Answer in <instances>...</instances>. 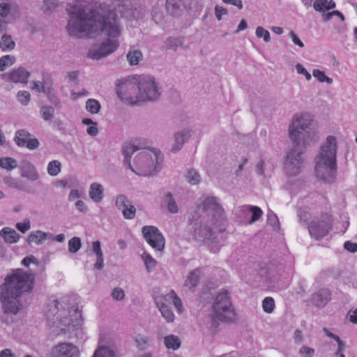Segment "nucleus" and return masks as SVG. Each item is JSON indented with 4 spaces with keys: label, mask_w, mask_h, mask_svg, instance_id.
<instances>
[{
    "label": "nucleus",
    "mask_w": 357,
    "mask_h": 357,
    "mask_svg": "<svg viewBox=\"0 0 357 357\" xmlns=\"http://www.w3.org/2000/svg\"><path fill=\"white\" fill-rule=\"evenodd\" d=\"M187 181L192 185H197L201 180L200 175L195 169H190L186 174Z\"/></svg>",
    "instance_id": "obj_43"
},
{
    "label": "nucleus",
    "mask_w": 357,
    "mask_h": 357,
    "mask_svg": "<svg viewBox=\"0 0 357 357\" xmlns=\"http://www.w3.org/2000/svg\"><path fill=\"white\" fill-rule=\"evenodd\" d=\"M116 94L122 102L134 106L157 101L161 96L162 89L153 76L134 75L119 82Z\"/></svg>",
    "instance_id": "obj_4"
},
{
    "label": "nucleus",
    "mask_w": 357,
    "mask_h": 357,
    "mask_svg": "<svg viewBox=\"0 0 357 357\" xmlns=\"http://www.w3.org/2000/svg\"><path fill=\"white\" fill-rule=\"evenodd\" d=\"M154 302L162 317L167 322H173L174 320V314L171 310L172 305L175 306L178 312L182 311L181 301L174 291H171L166 294L154 296Z\"/></svg>",
    "instance_id": "obj_9"
},
{
    "label": "nucleus",
    "mask_w": 357,
    "mask_h": 357,
    "mask_svg": "<svg viewBox=\"0 0 357 357\" xmlns=\"http://www.w3.org/2000/svg\"><path fill=\"white\" fill-rule=\"evenodd\" d=\"M181 45V40L180 38H168L166 42V46L167 48H169V49H174Z\"/></svg>",
    "instance_id": "obj_55"
},
{
    "label": "nucleus",
    "mask_w": 357,
    "mask_h": 357,
    "mask_svg": "<svg viewBox=\"0 0 357 357\" xmlns=\"http://www.w3.org/2000/svg\"><path fill=\"white\" fill-rule=\"evenodd\" d=\"M30 137L29 133L25 130H20L16 132L15 142L19 146H24L25 143Z\"/></svg>",
    "instance_id": "obj_35"
},
{
    "label": "nucleus",
    "mask_w": 357,
    "mask_h": 357,
    "mask_svg": "<svg viewBox=\"0 0 357 357\" xmlns=\"http://www.w3.org/2000/svg\"><path fill=\"white\" fill-rule=\"evenodd\" d=\"M115 206L121 211L126 220H132L136 215V208L132 202L124 195H119L115 199Z\"/></svg>",
    "instance_id": "obj_12"
},
{
    "label": "nucleus",
    "mask_w": 357,
    "mask_h": 357,
    "mask_svg": "<svg viewBox=\"0 0 357 357\" xmlns=\"http://www.w3.org/2000/svg\"><path fill=\"white\" fill-rule=\"evenodd\" d=\"M82 192L77 189H73L70 190L68 195V200L70 202H73L82 197Z\"/></svg>",
    "instance_id": "obj_57"
},
{
    "label": "nucleus",
    "mask_w": 357,
    "mask_h": 357,
    "mask_svg": "<svg viewBox=\"0 0 357 357\" xmlns=\"http://www.w3.org/2000/svg\"><path fill=\"white\" fill-rule=\"evenodd\" d=\"M53 238V234L38 229L30 232L27 236V242L29 243H33L37 245H42L45 241Z\"/></svg>",
    "instance_id": "obj_17"
},
{
    "label": "nucleus",
    "mask_w": 357,
    "mask_h": 357,
    "mask_svg": "<svg viewBox=\"0 0 357 357\" xmlns=\"http://www.w3.org/2000/svg\"><path fill=\"white\" fill-rule=\"evenodd\" d=\"M141 259L148 273L152 272L155 268L157 261L149 253L144 252L141 255Z\"/></svg>",
    "instance_id": "obj_28"
},
{
    "label": "nucleus",
    "mask_w": 357,
    "mask_h": 357,
    "mask_svg": "<svg viewBox=\"0 0 357 357\" xmlns=\"http://www.w3.org/2000/svg\"><path fill=\"white\" fill-rule=\"evenodd\" d=\"M201 277V270L196 269L191 271L187 276L184 287L188 289H194L198 284Z\"/></svg>",
    "instance_id": "obj_22"
},
{
    "label": "nucleus",
    "mask_w": 357,
    "mask_h": 357,
    "mask_svg": "<svg viewBox=\"0 0 357 357\" xmlns=\"http://www.w3.org/2000/svg\"><path fill=\"white\" fill-rule=\"evenodd\" d=\"M59 6L57 0H44L42 8L44 13L52 12Z\"/></svg>",
    "instance_id": "obj_48"
},
{
    "label": "nucleus",
    "mask_w": 357,
    "mask_h": 357,
    "mask_svg": "<svg viewBox=\"0 0 357 357\" xmlns=\"http://www.w3.org/2000/svg\"><path fill=\"white\" fill-rule=\"evenodd\" d=\"M0 237L8 244L17 243L20 239V235L16 230L9 227H3L0 230Z\"/></svg>",
    "instance_id": "obj_19"
},
{
    "label": "nucleus",
    "mask_w": 357,
    "mask_h": 357,
    "mask_svg": "<svg viewBox=\"0 0 357 357\" xmlns=\"http://www.w3.org/2000/svg\"><path fill=\"white\" fill-rule=\"evenodd\" d=\"M296 73L298 75H303L307 81H310L312 79L311 74L307 70L301 63H298L295 66Z\"/></svg>",
    "instance_id": "obj_53"
},
{
    "label": "nucleus",
    "mask_w": 357,
    "mask_h": 357,
    "mask_svg": "<svg viewBox=\"0 0 357 357\" xmlns=\"http://www.w3.org/2000/svg\"><path fill=\"white\" fill-rule=\"evenodd\" d=\"M82 246L81 239L79 237H73L68 241V251L70 253H76Z\"/></svg>",
    "instance_id": "obj_42"
},
{
    "label": "nucleus",
    "mask_w": 357,
    "mask_h": 357,
    "mask_svg": "<svg viewBox=\"0 0 357 357\" xmlns=\"http://www.w3.org/2000/svg\"><path fill=\"white\" fill-rule=\"evenodd\" d=\"M31 264H38L37 259L32 255L26 257L22 261V264L24 266H29Z\"/></svg>",
    "instance_id": "obj_62"
},
{
    "label": "nucleus",
    "mask_w": 357,
    "mask_h": 357,
    "mask_svg": "<svg viewBox=\"0 0 357 357\" xmlns=\"http://www.w3.org/2000/svg\"><path fill=\"white\" fill-rule=\"evenodd\" d=\"M112 5L86 0H78L69 4L66 10L69 15L67 24L68 34L75 38H83L102 32L105 38L98 45L93 47L89 56L100 59L114 52L119 45V38L122 33L115 10L125 14L123 8L127 0H111Z\"/></svg>",
    "instance_id": "obj_1"
},
{
    "label": "nucleus",
    "mask_w": 357,
    "mask_h": 357,
    "mask_svg": "<svg viewBox=\"0 0 357 357\" xmlns=\"http://www.w3.org/2000/svg\"><path fill=\"white\" fill-rule=\"evenodd\" d=\"M262 308L266 313H272L275 308V301L271 297H266L262 301Z\"/></svg>",
    "instance_id": "obj_45"
},
{
    "label": "nucleus",
    "mask_w": 357,
    "mask_h": 357,
    "mask_svg": "<svg viewBox=\"0 0 357 357\" xmlns=\"http://www.w3.org/2000/svg\"><path fill=\"white\" fill-rule=\"evenodd\" d=\"M21 176L31 181H36L39 178V175L34 165L29 161L24 160L22 162Z\"/></svg>",
    "instance_id": "obj_18"
},
{
    "label": "nucleus",
    "mask_w": 357,
    "mask_h": 357,
    "mask_svg": "<svg viewBox=\"0 0 357 357\" xmlns=\"http://www.w3.org/2000/svg\"><path fill=\"white\" fill-rule=\"evenodd\" d=\"M3 183L8 188H15L17 190H22V185L15 178L11 176H6L3 180Z\"/></svg>",
    "instance_id": "obj_44"
},
{
    "label": "nucleus",
    "mask_w": 357,
    "mask_h": 357,
    "mask_svg": "<svg viewBox=\"0 0 357 357\" xmlns=\"http://www.w3.org/2000/svg\"><path fill=\"white\" fill-rule=\"evenodd\" d=\"M148 144L147 139H142L137 144L132 146L130 156L125 155V165L139 176L154 175L162 168V153L155 148H146Z\"/></svg>",
    "instance_id": "obj_6"
},
{
    "label": "nucleus",
    "mask_w": 357,
    "mask_h": 357,
    "mask_svg": "<svg viewBox=\"0 0 357 357\" xmlns=\"http://www.w3.org/2000/svg\"><path fill=\"white\" fill-rule=\"evenodd\" d=\"M70 317L65 318L63 323L67 326H72L73 327L77 326L80 324L82 321L81 311L77 308L72 309L69 312Z\"/></svg>",
    "instance_id": "obj_24"
},
{
    "label": "nucleus",
    "mask_w": 357,
    "mask_h": 357,
    "mask_svg": "<svg viewBox=\"0 0 357 357\" xmlns=\"http://www.w3.org/2000/svg\"><path fill=\"white\" fill-rule=\"evenodd\" d=\"M211 318L213 321L231 322L236 319V312L227 290H220L217 294L211 307Z\"/></svg>",
    "instance_id": "obj_8"
},
{
    "label": "nucleus",
    "mask_w": 357,
    "mask_h": 357,
    "mask_svg": "<svg viewBox=\"0 0 357 357\" xmlns=\"http://www.w3.org/2000/svg\"><path fill=\"white\" fill-rule=\"evenodd\" d=\"M35 275L22 268L12 270L1 286L0 301L4 314H17L22 307L21 296L33 287Z\"/></svg>",
    "instance_id": "obj_5"
},
{
    "label": "nucleus",
    "mask_w": 357,
    "mask_h": 357,
    "mask_svg": "<svg viewBox=\"0 0 357 357\" xmlns=\"http://www.w3.org/2000/svg\"><path fill=\"white\" fill-rule=\"evenodd\" d=\"M164 344L169 350L176 351L181 345V338L175 335H168L164 337Z\"/></svg>",
    "instance_id": "obj_23"
},
{
    "label": "nucleus",
    "mask_w": 357,
    "mask_h": 357,
    "mask_svg": "<svg viewBox=\"0 0 357 357\" xmlns=\"http://www.w3.org/2000/svg\"><path fill=\"white\" fill-rule=\"evenodd\" d=\"M288 134L294 146L287 153L284 167L289 174L296 175L303 166L304 150L317 142L319 138L313 114L307 112L295 114L289 126Z\"/></svg>",
    "instance_id": "obj_3"
},
{
    "label": "nucleus",
    "mask_w": 357,
    "mask_h": 357,
    "mask_svg": "<svg viewBox=\"0 0 357 357\" xmlns=\"http://www.w3.org/2000/svg\"><path fill=\"white\" fill-rule=\"evenodd\" d=\"M39 146V142L36 138H29L28 141L25 143L24 147H27L29 149H35Z\"/></svg>",
    "instance_id": "obj_59"
},
{
    "label": "nucleus",
    "mask_w": 357,
    "mask_h": 357,
    "mask_svg": "<svg viewBox=\"0 0 357 357\" xmlns=\"http://www.w3.org/2000/svg\"><path fill=\"white\" fill-rule=\"evenodd\" d=\"M16 229L22 234H25L31 229V221L29 218H25L22 222H17Z\"/></svg>",
    "instance_id": "obj_47"
},
{
    "label": "nucleus",
    "mask_w": 357,
    "mask_h": 357,
    "mask_svg": "<svg viewBox=\"0 0 357 357\" xmlns=\"http://www.w3.org/2000/svg\"><path fill=\"white\" fill-rule=\"evenodd\" d=\"M14 6L10 3H0V16L3 18H8L11 16L14 10Z\"/></svg>",
    "instance_id": "obj_38"
},
{
    "label": "nucleus",
    "mask_w": 357,
    "mask_h": 357,
    "mask_svg": "<svg viewBox=\"0 0 357 357\" xmlns=\"http://www.w3.org/2000/svg\"><path fill=\"white\" fill-rule=\"evenodd\" d=\"M0 167L7 171L15 169L17 167V162L10 157H3L0 158Z\"/></svg>",
    "instance_id": "obj_33"
},
{
    "label": "nucleus",
    "mask_w": 357,
    "mask_h": 357,
    "mask_svg": "<svg viewBox=\"0 0 357 357\" xmlns=\"http://www.w3.org/2000/svg\"><path fill=\"white\" fill-rule=\"evenodd\" d=\"M245 209L248 213L252 214V218L250 220V223H252L258 220L263 213L261 208L257 206H245Z\"/></svg>",
    "instance_id": "obj_37"
},
{
    "label": "nucleus",
    "mask_w": 357,
    "mask_h": 357,
    "mask_svg": "<svg viewBox=\"0 0 357 357\" xmlns=\"http://www.w3.org/2000/svg\"><path fill=\"white\" fill-rule=\"evenodd\" d=\"M267 221L268 223L274 227H276L278 225V219L276 215L272 212H269L267 214Z\"/></svg>",
    "instance_id": "obj_58"
},
{
    "label": "nucleus",
    "mask_w": 357,
    "mask_h": 357,
    "mask_svg": "<svg viewBox=\"0 0 357 357\" xmlns=\"http://www.w3.org/2000/svg\"><path fill=\"white\" fill-rule=\"evenodd\" d=\"M144 238L149 245L157 251L165 248V239L159 229L154 226H144L142 229Z\"/></svg>",
    "instance_id": "obj_10"
},
{
    "label": "nucleus",
    "mask_w": 357,
    "mask_h": 357,
    "mask_svg": "<svg viewBox=\"0 0 357 357\" xmlns=\"http://www.w3.org/2000/svg\"><path fill=\"white\" fill-rule=\"evenodd\" d=\"M298 354L301 357H314L315 351L313 348L303 345L299 349Z\"/></svg>",
    "instance_id": "obj_51"
},
{
    "label": "nucleus",
    "mask_w": 357,
    "mask_h": 357,
    "mask_svg": "<svg viewBox=\"0 0 357 357\" xmlns=\"http://www.w3.org/2000/svg\"><path fill=\"white\" fill-rule=\"evenodd\" d=\"M289 36L296 45H298L301 48H303L304 47L303 43L300 40L298 36L293 31L289 32Z\"/></svg>",
    "instance_id": "obj_60"
},
{
    "label": "nucleus",
    "mask_w": 357,
    "mask_h": 357,
    "mask_svg": "<svg viewBox=\"0 0 357 357\" xmlns=\"http://www.w3.org/2000/svg\"><path fill=\"white\" fill-rule=\"evenodd\" d=\"M0 357H15V356L11 349H4L0 351Z\"/></svg>",
    "instance_id": "obj_64"
},
{
    "label": "nucleus",
    "mask_w": 357,
    "mask_h": 357,
    "mask_svg": "<svg viewBox=\"0 0 357 357\" xmlns=\"http://www.w3.org/2000/svg\"><path fill=\"white\" fill-rule=\"evenodd\" d=\"M224 211L214 197H203L197 210L190 218L189 231L193 238L204 242L212 252L222 245L220 234L225 230Z\"/></svg>",
    "instance_id": "obj_2"
},
{
    "label": "nucleus",
    "mask_w": 357,
    "mask_h": 357,
    "mask_svg": "<svg viewBox=\"0 0 357 357\" xmlns=\"http://www.w3.org/2000/svg\"><path fill=\"white\" fill-rule=\"evenodd\" d=\"M335 3L333 0H315L313 7L316 11L326 13L335 7Z\"/></svg>",
    "instance_id": "obj_25"
},
{
    "label": "nucleus",
    "mask_w": 357,
    "mask_h": 357,
    "mask_svg": "<svg viewBox=\"0 0 357 357\" xmlns=\"http://www.w3.org/2000/svg\"><path fill=\"white\" fill-rule=\"evenodd\" d=\"M312 75L320 83H326L331 84L333 82V79L328 77L325 73L319 69H314Z\"/></svg>",
    "instance_id": "obj_36"
},
{
    "label": "nucleus",
    "mask_w": 357,
    "mask_h": 357,
    "mask_svg": "<svg viewBox=\"0 0 357 357\" xmlns=\"http://www.w3.org/2000/svg\"><path fill=\"white\" fill-rule=\"evenodd\" d=\"M83 125L87 126L86 133L92 137L98 134V124L90 118H84L82 120Z\"/></svg>",
    "instance_id": "obj_32"
},
{
    "label": "nucleus",
    "mask_w": 357,
    "mask_h": 357,
    "mask_svg": "<svg viewBox=\"0 0 357 357\" xmlns=\"http://www.w3.org/2000/svg\"><path fill=\"white\" fill-rule=\"evenodd\" d=\"M89 95V92L85 89H82L79 91H72L70 94V99L73 101H76L79 98L86 97Z\"/></svg>",
    "instance_id": "obj_50"
},
{
    "label": "nucleus",
    "mask_w": 357,
    "mask_h": 357,
    "mask_svg": "<svg viewBox=\"0 0 357 357\" xmlns=\"http://www.w3.org/2000/svg\"><path fill=\"white\" fill-rule=\"evenodd\" d=\"M167 8L172 15L175 14L178 8V0H167Z\"/></svg>",
    "instance_id": "obj_56"
},
{
    "label": "nucleus",
    "mask_w": 357,
    "mask_h": 357,
    "mask_svg": "<svg viewBox=\"0 0 357 357\" xmlns=\"http://www.w3.org/2000/svg\"><path fill=\"white\" fill-rule=\"evenodd\" d=\"M111 296L116 301H122L125 297V292L121 288L115 287L112 289Z\"/></svg>",
    "instance_id": "obj_54"
},
{
    "label": "nucleus",
    "mask_w": 357,
    "mask_h": 357,
    "mask_svg": "<svg viewBox=\"0 0 357 357\" xmlns=\"http://www.w3.org/2000/svg\"><path fill=\"white\" fill-rule=\"evenodd\" d=\"M76 208L81 213H86L88 211V207L86 204L82 200H77L75 204Z\"/></svg>",
    "instance_id": "obj_61"
},
{
    "label": "nucleus",
    "mask_w": 357,
    "mask_h": 357,
    "mask_svg": "<svg viewBox=\"0 0 357 357\" xmlns=\"http://www.w3.org/2000/svg\"><path fill=\"white\" fill-rule=\"evenodd\" d=\"M15 47V43L12 36L8 34H3L0 40V48L3 52H10Z\"/></svg>",
    "instance_id": "obj_29"
},
{
    "label": "nucleus",
    "mask_w": 357,
    "mask_h": 357,
    "mask_svg": "<svg viewBox=\"0 0 357 357\" xmlns=\"http://www.w3.org/2000/svg\"><path fill=\"white\" fill-rule=\"evenodd\" d=\"M49 357H78L79 349L70 342H61L54 346L50 351Z\"/></svg>",
    "instance_id": "obj_11"
},
{
    "label": "nucleus",
    "mask_w": 357,
    "mask_h": 357,
    "mask_svg": "<svg viewBox=\"0 0 357 357\" xmlns=\"http://www.w3.org/2000/svg\"><path fill=\"white\" fill-rule=\"evenodd\" d=\"M85 109L92 115L98 114L101 109V104L95 98H89L86 101Z\"/></svg>",
    "instance_id": "obj_30"
},
{
    "label": "nucleus",
    "mask_w": 357,
    "mask_h": 357,
    "mask_svg": "<svg viewBox=\"0 0 357 357\" xmlns=\"http://www.w3.org/2000/svg\"><path fill=\"white\" fill-rule=\"evenodd\" d=\"M93 357H117L115 351L110 347L99 346L94 351Z\"/></svg>",
    "instance_id": "obj_31"
},
{
    "label": "nucleus",
    "mask_w": 357,
    "mask_h": 357,
    "mask_svg": "<svg viewBox=\"0 0 357 357\" xmlns=\"http://www.w3.org/2000/svg\"><path fill=\"white\" fill-rule=\"evenodd\" d=\"M31 89L36 92L45 93L50 100H52L54 98V93L50 86H46L43 83L40 82H31Z\"/></svg>",
    "instance_id": "obj_26"
},
{
    "label": "nucleus",
    "mask_w": 357,
    "mask_h": 357,
    "mask_svg": "<svg viewBox=\"0 0 357 357\" xmlns=\"http://www.w3.org/2000/svg\"><path fill=\"white\" fill-rule=\"evenodd\" d=\"M344 247L347 250H348L351 252H357V243H356L347 241L344 243Z\"/></svg>",
    "instance_id": "obj_63"
},
{
    "label": "nucleus",
    "mask_w": 357,
    "mask_h": 357,
    "mask_svg": "<svg viewBox=\"0 0 357 357\" xmlns=\"http://www.w3.org/2000/svg\"><path fill=\"white\" fill-rule=\"evenodd\" d=\"M255 35L257 38L263 39L265 43L271 41V38L269 31L263 26H259L256 28Z\"/></svg>",
    "instance_id": "obj_40"
},
{
    "label": "nucleus",
    "mask_w": 357,
    "mask_h": 357,
    "mask_svg": "<svg viewBox=\"0 0 357 357\" xmlns=\"http://www.w3.org/2000/svg\"><path fill=\"white\" fill-rule=\"evenodd\" d=\"M16 59L12 55H5L0 59V71H3L6 68L15 63Z\"/></svg>",
    "instance_id": "obj_39"
},
{
    "label": "nucleus",
    "mask_w": 357,
    "mask_h": 357,
    "mask_svg": "<svg viewBox=\"0 0 357 357\" xmlns=\"http://www.w3.org/2000/svg\"><path fill=\"white\" fill-rule=\"evenodd\" d=\"M89 197L93 202L101 203L105 197L104 186L98 182L91 183L89 188Z\"/></svg>",
    "instance_id": "obj_16"
},
{
    "label": "nucleus",
    "mask_w": 357,
    "mask_h": 357,
    "mask_svg": "<svg viewBox=\"0 0 357 357\" xmlns=\"http://www.w3.org/2000/svg\"><path fill=\"white\" fill-rule=\"evenodd\" d=\"M127 59L130 66H136L143 59V55L139 50L130 49L127 55Z\"/></svg>",
    "instance_id": "obj_27"
},
{
    "label": "nucleus",
    "mask_w": 357,
    "mask_h": 357,
    "mask_svg": "<svg viewBox=\"0 0 357 357\" xmlns=\"http://www.w3.org/2000/svg\"><path fill=\"white\" fill-rule=\"evenodd\" d=\"M47 171L52 176H57L61 171V163L57 160L50 161L47 164Z\"/></svg>",
    "instance_id": "obj_34"
},
{
    "label": "nucleus",
    "mask_w": 357,
    "mask_h": 357,
    "mask_svg": "<svg viewBox=\"0 0 357 357\" xmlns=\"http://www.w3.org/2000/svg\"><path fill=\"white\" fill-rule=\"evenodd\" d=\"M165 202L167 205L168 211L172 213H177L178 211V206L171 194H167L165 197Z\"/></svg>",
    "instance_id": "obj_41"
},
{
    "label": "nucleus",
    "mask_w": 357,
    "mask_h": 357,
    "mask_svg": "<svg viewBox=\"0 0 357 357\" xmlns=\"http://www.w3.org/2000/svg\"><path fill=\"white\" fill-rule=\"evenodd\" d=\"M310 236L315 239L324 237L328 232V226L324 221H314L309 227Z\"/></svg>",
    "instance_id": "obj_15"
},
{
    "label": "nucleus",
    "mask_w": 357,
    "mask_h": 357,
    "mask_svg": "<svg viewBox=\"0 0 357 357\" xmlns=\"http://www.w3.org/2000/svg\"><path fill=\"white\" fill-rule=\"evenodd\" d=\"M192 133V129L190 128H185L176 132L174 135L170 151L174 153L180 151L185 143L191 137Z\"/></svg>",
    "instance_id": "obj_13"
},
{
    "label": "nucleus",
    "mask_w": 357,
    "mask_h": 357,
    "mask_svg": "<svg viewBox=\"0 0 357 357\" xmlns=\"http://www.w3.org/2000/svg\"><path fill=\"white\" fill-rule=\"evenodd\" d=\"M91 249L96 257L94 268L98 270H101L104 266V259L103 253L100 246V242L99 241H93L91 243Z\"/></svg>",
    "instance_id": "obj_21"
},
{
    "label": "nucleus",
    "mask_w": 357,
    "mask_h": 357,
    "mask_svg": "<svg viewBox=\"0 0 357 357\" xmlns=\"http://www.w3.org/2000/svg\"><path fill=\"white\" fill-rule=\"evenodd\" d=\"M214 13L216 19L218 21H221L223 16L228 15V10L222 6L215 5L214 7Z\"/></svg>",
    "instance_id": "obj_49"
},
{
    "label": "nucleus",
    "mask_w": 357,
    "mask_h": 357,
    "mask_svg": "<svg viewBox=\"0 0 357 357\" xmlns=\"http://www.w3.org/2000/svg\"><path fill=\"white\" fill-rule=\"evenodd\" d=\"M331 299V293L326 289L318 291L312 296V302L317 307H324Z\"/></svg>",
    "instance_id": "obj_20"
},
{
    "label": "nucleus",
    "mask_w": 357,
    "mask_h": 357,
    "mask_svg": "<svg viewBox=\"0 0 357 357\" xmlns=\"http://www.w3.org/2000/svg\"><path fill=\"white\" fill-rule=\"evenodd\" d=\"M54 109L51 106H43L40 109V114L43 120L50 121L53 118Z\"/></svg>",
    "instance_id": "obj_46"
},
{
    "label": "nucleus",
    "mask_w": 357,
    "mask_h": 357,
    "mask_svg": "<svg viewBox=\"0 0 357 357\" xmlns=\"http://www.w3.org/2000/svg\"><path fill=\"white\" fill-rule=\"evenodd\" d=\"M337 139L328 136L315 158V174L326 182L333 181L336 173Z\"/></svg>",
    "instance_id": "obj_7"
},
{
    "label": "nucleus",
    "mask_w": 357,
    "mask_h": 357,
    "mask_svg": "<svg viewBox=\"0 0 357 357\" xmlns=\"http://www.w3.org/2000/svg\"><path fill=\"white\" fill-rule=\"evenodd\" d=\"M29 77V73L24 68H18L8 73L3 74V77L13 83H26Z\"/></svg>",
    "instance_id": "obj_14"
},
{
    "label": "nucleus",
    "mask_w": 357,
    "mask_h": 357,
    "mask_svg": "<svg viewBox=\"0 0 357 357\" xmlns=\"http://www.w3.org/2000/svg\"><path fill=\"white\" fill-rule=\"evenodd\" d=\"M17 98L21 104L26 105L30 101V93L26 91H20L17 93Z\"/></svg>",
    "instance_id": "obj_52"
}]
</instances>
